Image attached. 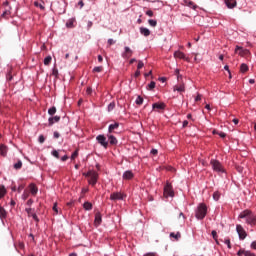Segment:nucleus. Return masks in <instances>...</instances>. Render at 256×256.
I'll list each match as a JSON object with an SVG mask.
<instances>
[{
    "label": "nucleus",
    "instance_id": "de8ad7c7",
    "mask_svg": "<svg viewBox=\"0 0 256 256\" xmlns=\"http://www.w3.org/2000/svg\"><path fill=\"white\" fill-rule=\"evenodd\" d=\"M225 245H227L228 249H231V240L229 238H226L224 240Z\"/></svg>",
    "mask_w": 256,
    "mask_h": 256
},
{
    "label": "nucleus",
    "instance_id": "0e129e2a",
    "mask_svg": "<svg viewBox=\"0 0 256 256\" xmlns=\"http://www.w3.org/2000/svg\"><path fill=\"white\" fill-rule=\"evenodd\" d=\"M81 193L82 195H85V193H89V188H82Z\"/></svg>",
    "mask_w": 256,
    "mask_h": 256
},
{
    "label": "nucleus",
    "instance_id": "e433bc0d",
    "mask_svg": "<svg viewBox=\"0 0 256 256\" xmlns=\"http://www.w3.org/2000/svg\"><path fill=\"white\" fill-rule=\"evenodd\" d=\"M77 157H79V149H76L72 155H71V159L72 161H75V159H77Z\"/></svg>",
    "mask_w": 256,
    "mask_h": 256
},
{
    "label": "nucleus",
    "instance_id": "58836bf2",
    "mask_svg": "<svg viewBox=\"0 0 256 256\" xmlns=\"http://www.w3.org/2000/svg\"><path fill=\"white\" fill-rule=\"evenodd\" d=\"M92 71L93 73H101L103 71V66H96Z\"/></svg>",
    "mask_w": 256,
    "mask_h": 256
},
{
    "label": "nucleus",
    "instance_id": "c85d7f7f",
    "mask_svg": "<svg viewBox=\"0 0 256 256\" xmlns=\"http://www.w3.org/2000/svg\"><path fill=\"white\" fill-rule=\"evenodd\" d=\"M55 11H56V13H59L61 15V14L65 13V8L59 7V2H57V4H55Z\"/></svg>",
    "mask_w": 256,
    "mask_h": 256
},
{
    "label": "nucleus",
    "instance_id": "bb28decb",
    "mask_svg": "<svg viewBox=\"0 0 256 256\" xmlns=\"http://www.w3.org/2000/svg\"><path fill=\"white\" fill-rule=\"evenodd\" d=\"M7 195V188L3 185H0V199H3Z\"/></svg>",
    "mask_w": 256,
    "mask_h": 256
},
{
    "label": "nucleus",
    "instance_id": "7c9ffc66",
    "mask_svg": "<svg viewBox=\"0 0 256 256\" xmlns=\"http://www.w3.org/2000/svg\"><path fill=\"white\" fill-rule=\"evenodd\" d=\"M25 211H26L28 217H32L33 214H35V209H33L31 207L25 208Z\"/></svg>",
    "mask_w": 256,
    "mask_h": 256
},
{
    "label": "nucleus",
    "instance_id": "473e14b6",
    "mask_svg": "<svg viewBox=\"0 0 256 256\" xmlns=\"http://www.w3.org/2000/svg\"><path fill=\"white\" fill-rule=\"evenodd\" d=\"M11 16V8L6 9L3 13H2V17H4L5 19L9 18Z\"/></svg>",
    "mask_w": 256,
    "mask_h": 256
},
{
    "label": "nucleus",
    "instance_id": "69168bd1",
    "mask_svg": "<svg viewBox=\"0 0 256 256\" xmlns=\"http://www.w3.org/2000/svg\"><path fill=\"white\" fill-rule=\"evenodd\" d=\"M151 155H157V153H159V151L155 148H153L151 151H150Z\"/></svg>",
    "mask_w": 256,
    "mask_h": 256
},
{
    "label": "nucleus",
    "instance_id": "20e7f679",
    "mask_svg": "<svg viewBox=\"0 0 256 256\" xmlns=\"http://www.w3.org/2000/svg\"><path fill=\"white\" fill-rule=\"evenodd\" d=\"M210 165H211L213 171L215 173H218V175H221L223 173H227L223 164H221L220 161L217 160V159H211L210 160Z\"/></svg>",
    "mask_w": 256,
    "mask_h": 256
},
{
    "label": "nucleus",
    "instance_id": "a878e982",
    "mask_svg": "<svg viewBox=\"0 0 256 256\" xmlns=\"http://www.w3.org/2000/svg\"><path fill=\"white\" fill-rule=\"evenodd\" d=\"M83 209H85V211H91V209H93V204L91 202H84L83 204Z\"/></svg>",
    "mask_w": 256,
    "mask_h": 256
},
{
    "label": "nucleus",
    "instance_id": "37998d69",
    "mask_svg": "<svg viewBox=\"0 0 256 256\" xmlns=\"http://www.w3.org/2000/svg\"><path fill=\"white\" fill-rule=\"evenodd\" d=\"M143 97L138 96L135 100L136 105H141L143 103Z\"/></svg>",
    "mask_w": 256,
    "mask_h": 256
},
{
    "label": "nucleus",
    "instance_id": "423d86ee",
    "mask_svg": "<svg viewBox=\"0 0 256 256\" xmlns=\"http://www.w3.org/2000/svg\"><path fill=\"white\" fill-rule=\"evenodd\" d=\"M164 197H175V191H173V185L167 182L164 186Z\"/></svg>",
    "mask_w": 256,
    "mask_h": 256
},
{
    "label": "nucleus",
    "instance_id": "72a5a7b5",
    "mask_svg": "<svg viewBox=\"0 0 256 256\" xmlns=\"http://www.w3.org/2000/svg\"><path fill=\"white\" fill-rule=\"evenodd\" d=\"M213 199H214V201H219V199H221V192L215 191L213 193Z\"/></svg>",
    "mask_w": 256,
    "mask_h": 256
},
{
    "label": "nucleus",
    "instance_id": "f704fd0d",
    "mask_svg": "<svg viewBox=\"0 0 256 256\" xmlns=\"http://www.w3.org/2000/svg\"><path fill=\"white\" fill-rule=\"evenodd\" d=\"M53 60V58L51 56H47L44 58V65H51V61Z\"/></svg>",
    "mask_w": 256,
    "mask_h": 256
},
{
    "label": "nucleus",
    "instance_id": "7ed1b4c3",
    "mask_svg": "<svg viewBox=\"0 0 256 256\" xmlns=\"http://www.w3.org/2000/svg\"><path fill=\"white\" fill-rule=\"evenodd\" d=\"M84 177H89L88 183L89 185H92V187H95L97 185V181H99V173L95 170H89L86 173H83Z\"/></svg>",
    "mask_w": 256,
    "mask_h": 256
},
{
    "label": "nucleus",
    "instance_id": "13d9d810",
    "mask_svg": "<svg viewBox=\"0 0 256 256\" xmlns=\"http://www.w3.org/2000/svg\"><path fill=\"white\" fill-rule=\"evenodd\" d=\"M23 189H25V185L21 184V185L18 186L17 192L21 193V191H23Z\"/></svg>",
    "mask_w": 256,
    "mask_h": 256
},
{
    "label": "nucleus",
    "instance_id": "aec40b11",
    "mask_svg": "<svg viewBox=\"0 0 256 256\" xmlns=\"http://www.w3.org/2000/svg\"><path fill=\"white\" fill-rule=\"evenodd\" d=\"M140 33L144 37H149V35H151V30H149V28H146V27H140Z\"/></svg>",
    "mask_w": 256,
    "mask_h": 256
},
{
    "label": "nucleus",
    "instance_id": "9d476101",
    "mask_svg": "<svg viewBox=\"0 0 256 256\" xmlns=\"http://www.w3.org/2000/svg\"><path fill=\"white\" fill-rule=\"evenodd\" d=\"M121 57H123L126 60H129L133 57V51L129 46L124 47V51L121 54Z\"/></svg>",
    "mask_w": 256,
    "mask_h": 256
},
{
    "label": "nucleus",
    "instance_id": "09e8293b",
    "mask_svg": "<svg viewBox=\"0 0 256 256\" xmlns=\"http://www.w3.org/2000/svg\"><path fill=\"white\" fill-rule=\"evenodd\" d=\"M52 75H54V77H59V70H57V68H53Z\"/></svg>",
    "mask_w": 256,
    "mask_h": 256
},
{
    "label": "nucleus",
    "instance_id": "dca6fc26",
    "mask_svg": "<svg viewBox=\"0 0 256 256\" xmlns=\"http://www.w3.org/2000/svg\"><path fill=\"white\" fill-rule=\"evenodd\" d=\"M61 121V116H53L48 118V125L49 127H52V125H55V123H59Z\"/></svg>",
    "mask_w": 256,
    "mask_h": 256
},
{
    "label": "nucleus",
    "instance_id": "6e6552de",
    "mask_svg": "<svg viewBox=\"0 0 256 256\" xmlns=\"http://www.w3.org/2000/svg\"><path fill=\"white\" fill-rule=\"evenodd\" d=\"M96 141L97 143H99V145L104 147V149H107V147H109V142L107 141V137H105V135L103 134L98 135L96 137Z\"/></svg>",
    "mask_w": 256,
    "mask_h": 256
},
{
    "label": "nucleus",
    "instance_id": "864d4df0",
    "mask_svg": "<svg viewBox=\"0 0 256 256\" xmlns=\"http://www.w3.org/2000/svg\"><path fill=\"white\" fill-rule=\"evenodd\" d=\"M93 93V88L87 87L86 88V95H91Z\"/></svg>",
    "mask_w": 256,
    "mask_h": 256
},
{
    "label": "nucleus",
    "instance_id": "2f4dec72",
    "mask_svg": "<svg viewBox=\"0 0 256 256\" xmlns=\"http://www.w3.org/2000/svg\"><path fill=\"white\" fill-rule=\"evenodd\" d=\"M55 113H57V107L52 106L51 108L48 109V115H50L51 117H53Z\"/></svg>",
    "mask_w": 256,
    "mask_h": 256
},
{
    "label": "nucleus",
    "instance_id": "cd10ccee",
    "mask_svg": "<svg viewBox=\"0 0 256 256\" xmlns=\"http://www.w3.org/2000/svg\"><path fill=\"white\" fill-rule=\"evenodd\" d=\"M249 71V66L245 63H242L240 65V73H247Z\"/></svg>",
    "mask_w": 256,
    "mask_h": 256
},
{
    "label": "nucleus",
    "instance_id": "f3484780",
    "mask_svg": "<svg viewBox=\"0 0 256 256\" xmlns=\"http://www.w3.org/2000/svg\"><path fill=\"white\" fill-rule=\"evenodd\" d=\"M224 3L228 9H234V7H237V2L235 0H224Z\"/></svg>",
    "mask_w": 256,
    "mask_h": 256
},
{
    "label": "nucleus",
    "instance_id": "680f3d73",
    "mask_svg": "<svg viewBox=\"0 0 256 256\" xmlns=\"http://www.w3.org/2000/svg\"><path fill=\"white\" fill-rule=\"evenodd\" d=\"M146 15H147L148 17H153V15H154L153 10H148V11H146Z\"/></svg>",
    "mask_w": 256,
    "mask_h": 256
},
{
    "label": "nucleus",
    "instance_id": "c756f323",
    "mask_svg": "<svg viewBox=\"0 0 256 256\" xmlns=\"http://www.w3.org/2000/svg\"><path fill=\"white\" fill-rule=\"evenodd\" d=\"M67 29H73L75 27V21L73 19H70L66 22Z\"/></svg>",
    "mask_w": 256,
    "mask_h": 256
},
{
    "label": "nucleus",
    "instance_id": "5fc2aeb1",
    "mask_svg": "<svg viewBox=\"0 0 256 256\" xmlns=\"http://www.w3.org/2000/svg\"><path fill=\"white\" fill-rule=\"evenodd\" d=\"M244 256H256L255 253L249 251V250H246Z\"/></svg>",
    "mask_w": 256,
    "mask_h": 256
},
{
    "label": "nucleus",
    "instance_id": "ea45409f",
    "mask_svg": "<svg viewBox=\"0 0 256 256\" xmlns=\"http://www.w3.org/2000/svg\"><path fill=\"white\" fill-rule=\"evenodd\" d=\"M148 24L150 27H157V20L149 19Z\"/></svg>",
    "mask_w": 256,
    "mask_h": 256
},
{
    "label": "nucleus",
    "instance_id": "79ce46f5",
    "mask_svg": "<svg viewBox=\"0 0 256 256\" xmlns=\"http://www.w3.org/2000/svg\"><path fill=\"white\" fill-rule=\"evenodd\" d=\"M17 249H19L20 251H23L25 249V243L18 242Z\"/></svg>",
    "mask_w": 256,
    "mask_h": 256
},
{
    "label": "nucleus",
    "instance_id": "6e6d98bb",
    "mask_svg": "<svg viewBox=\"0 0 256 256\" xmlns=\"http://www.w3.org/2000/svg\"><path fill=\"white\" fill-rule=\"evenodd\" d=\"M38 141H39V143H45V136L40 135V136L38 137Z\"/></svg>",
    "mask_w": 256,
    "mask_h": 256
},
{
    "label": "nucleus",
    "instance_id": "b1692460",
    "mask_svg": "<svg viewBox=\"0 0 256 256\" xmlns=\"http://www.w3.org/2000/svg\"><path fill=\"white\" fill-rule=\"evenodd\" d=\"M0 219L3 221L4 219H7V210L3 208V206H0Z\"/></svg>",
    "mask_w": 256,
    "mask_h": 256
},
{
    "label": "nucleus",
    "instance_id": "6ab92c4d",
    "mask_svg": "<svg viewBox=\"0 0 256 256\" xmlns=\"http://www.w3.org/2000/svg\"><path fill=\"white\" fill-rule=\"evenodd\" d=\"M173 91H178V93H185V84L175 85L173 87Z\"/></svg>",
    "mask_w": 256,
    "mask_h": 256
},
{
    "label": "nucleus",
    "instance_id": "4be33fe9",
    "mask_svg": "<svg viewBox=\"0 0 256 256\" xmlns=\"http://www.w3.org/2000/svg\"><path fill=\"white\" fill-rule=\"evenodd\" d=\"M7 151H9L7 146H5L4 144H1L0 145V154L2 155V157H7Z\"/></svg>",
    "mask_w": 256,
    "mask_h": 256
},
{
    "label": "nucleus",
    "instance_id": "a211bd4d",
    "mask_svg": "<svg viewBox=\"0 0 256 256\" xmlns=\"http://www.w3.org/2000/svg\"><path fill=\"white\" fill-rule=\"evenodd\" d=\"M169 237L172 241H179V239H181V232H171Z\"/></svg>",
    "mask_w": 256,
    "mask_h": 256
},
{
    "label": "nucleus",
    "instance_id": "8fccbe9b",
    "mask_svg": "<svg viewBox=\"0 0 256 256\" xmlns=\"http://www.w3.org/2000/svg\"><path fill=\"white\" fill-rule=\"evenodd\" d=\"M155 81H151L149 84H148V89H151L153 90L155 88Z\"/></svg>",
    "mask_w": 256,
    "mask_h": 256
},
{
    "label": "nucleus",
    "instance_id": "f8f14e48",
    "mask_svg": "<svg viewBox=\"0 0 256 256\" xmlns=\"http://www.w3.org/2000/svg\"><path fill=\"white\" fill-rule=\"evenodd\" d=\"M135 177V174L132 170H127L123 173L122 178L124 181H131Z\"/></svg>",
    "mask_w": 256,
    "mask_h": 256
},
{
    "label": "nucleus",
    "instance_id": "bf43d9fd",
    "mask_svg": "<svg viewBox=\"0 0 256 256\" xmlns=\"http://www.w3.org/2000/svg\"><path fill=\"white\" fill-rule=\"evenodd\" d=\"M250 248L254 249V251H256V240L251 242Z\"/></svg>",
    "mask_w": 256,
    "mask_h": 256
},
{
    "label": "nucleus",
    "instance_id": "a18cd8bd",
    "mask_svg": "<svg viewBox=\"0 0 256 256\" xmlns=\"http://www.w3.org/2000/svg\"><path fill=\"white\" fill-rule=\"evenodd\" d=\"M51 155H52L53 157H55L56 159H59V151H57V150H52Z\"/></svg>",
    "mask_w": 256,
    "mask_h": 256
},
{
    "label": "nucleus",
    "instance_id": "a19ab883",
    "mask_svg": "<svg viewBox=\"0 0 256 256\" xmlns=\"http://www.w3.org/2000/svg\"><path fill=\"white\" fill-rule=\"evenodd\" d=\"M212 237L215 240V242L217 243V245H219V240H218V236H217V231L213 230L212 231Z\"/></svg>",
    "mask_w": 256,
    "mask_h": 256
},
{
    "label": "nucleus",
    "instance_id": "f03ea898",
    "mask_svg": "<svg viewBox=\"0 0 256 256\" xmlns=\"http://www.w3.org/2000/svg\"><path fill=\"white\" fill-rule=\"evenodd\" d=\"M207 204L200 203L198 204L196 210H195V217L198 219V221H203L205 217H207Z\"/></svg>",
    "mask_w": 256,
    "mask_h": 256
},
{
    "label": "nucleus",
    "instance_id": "f257e3e1",
    "mask_svg": "<svg viewBox=\"0 0 256 256\" xmlns=\"http://www.w3.org/2000/svg\"><path fill=\"white\" fill-rule=\"evenodd\" d=\"M238 219H246V225H250L251 227H255L256 225V215L249 209L242 211L238 215Z\"/></svg>",
    "mask_w": 256,
    "mask_h": 256
},
{
    "label": "nucleus",
    "instance_id": "3c124183",
    "mask_svg": "<svg viewBox=\"0 0 256 256\" xmlns=\"http://www.w3.org/2000/svg\"><path fill=\"white\" fill-rule=\"evenodd\" d=\"M245 253H247V250H243V249H240L238 252H237V255L238 256H245Z\"/></svg>",
    "mask_w": 256,
    "mask_h": 256
},
{
    "label": "nucleus",
    "instance_id": "1a4fd4ad",
    "mask_svg": "<svg viewBox=\"0 0 256 256\" xmlns=\"http://www.w3.org/2000/svg\"><path fill=\"white\" fill-rule=\"evenodd\" d=\"M240 55V57H247L249 55H251V51H249V49H243V47L241 46H236L235 47V53H237Z\"/></svg>",
    "mask_w": 256,
    "mask_h": 256
},
{
    "label": "nucleus",
    "instance_id": "603ef678",
    "mask_svg": "<svg viewBox=\"0 0 256 256\" xmlns=\"http://www.w3.org/2000/svg\"><path fill=\"white\" fill-rule=\"evenodd\" d=\"M31 217L34 219V221H36V223H39V217L37 216V213L34 212Z\"/></svg>",
    "mask_w": 256,
    "mask_h": 256
},
{
    "label": "nucleus",
    "instance_id": "338daca9",
    "mask_svg": "<svg viewBox=\"0 0 256 256\" xmlns=\"http://www.w3.org/2000/svg\"><path fill=\"white\" fill-rule=\"evenodd\" d=\"M52 209H53V211H55L56 215H57V213H59V210L57 209V203H54Z\"/></svg>",
    "mask_w": 256,
    "mask_h": 256
},
{
    "label": "nucleus",
    "instance_id": "c03bdc74",
    "mask_svg": "<svg viewBox=\"0 0 256 256\" xmlns=\"http://www.w3.org/2000/svg\"><path fill=\"white\" fill-rule=\"evenodd\" d=\"M113 109H115V102H111L107 107V110L109 112L113 111Z\"/></svg>",
    "mask_w": 256,
    "mask_h": 256
},
{
    "label": "nucleus",
    "instance_id": "4d7b16f0",
    "mask_svg": "<svg viewBox=\"0 0 256 256\" xmlns=\"http://www.w3.org/2000/svg\"><path fill=\"white\" fill-rule=\"evenodd\" d=\"M201 99H203V95L198 93L197 96L195 97V102L197 103V101H201Z\"/></svg>",
    "mask_w": 256,
    "mask_h": 256
},
{
    "label": "nucleus",
    "instance_id": "4468645a",
    "mask_svg": "<svg viewBox=\"0 0 256 256\" xmlns=\"http://www.w3.org/2000/svg\"><path fill=\"white\" fill-rule=\"evenodd\" d=\"M101 223H103V217L101 216V212H97L95 214L94 225L95 227H99Z\"/></svg>",
    "mask_w": 256,
    "mask_h": 256
},
{
    "label": "nucleus",
    "instance_id": "052dcab7",
    "mask_svg": "<svg viewBox=\"0 0 256 256\" xmlns=\"http://www.w3.org/2000/svg\"><path fill=\"white\" fill-rule=\"evenodd\" d=\"M53 137H54V139H59V137H61V134H59V132L55 131L53 133Z\"/></svg>",
    "mask_w": 256,
    "mask_h": 256
},
{
    "label": "nucleus",
    "instance_id": "ddd939ff",
    "mask_svg": "<svg viewBox=\"0 0 256 256\" xmlns=\"http://www.w3.org/2000/svg\"><path fill=\"white\" fill-rule=\"evenodd\" d=\"M165 107H167V105L164 102L152 104V109L157 111H165Z\"/></svg>",
    "mask_w": 256,
    "mask_h": 256
},
{
    "label": "nucleus",
    "instance_id": "4c0bfd02",
    "mask_svg": "<svg viewBox=\"0 0 256 256\" xmlns=\"http://www.w3.org/2000/svg\"><path fill=\"white\" fill-rule=\"evenodd\" d=\"M23 167V162L21 160H18L17 163L14 164V169H21Z\"/></svg>",
    "mask_w": 256,
    "mask_h": 256
},
{
    "label": "nucleus",
    "instance_id": "c9c22d12",
    "mask_svg": "<svg viewBox=\"0 0 256 256\" xmlns=\"http://www.w3.org/2000/svg\"><path fill=\"white\" fill-rule=\"evenodd\" d=\"M29 194H30V192L28 190H24V192L22 194L23 201H27V199H29Z\"/></svg>",
    "mask_w": 256,
    "mask_h": 256
},
{
    "label": "nucleus",
    "instance_id": "e2e57ef3",
    "mask_svg": "<svg viewBox=\"0 0 256 256\" xmlns=\"http://www.w3.org/2000/svg\"><path fill=\"white\" fill-rule=\"evenodd\" d=\"M34 201L33 199H29L27 202H26V205L27 207H31V205H33Z\"/></svg>",
    "mask_w": 256,
    "mask_h": 256
},
{
    "label": "nucleus",
    "instance_id": "5701e85b",
    "mask_svg": "<svg viewBox=\"0 0 256 256\" xmlns=\"http://www.w3.org/2000/svg\"><path fill=\"white\" fill-rule=\"evenodd\" d=\"M34 5L38 7L41 11H45V2L43 1H35Z\"/></svg>",
    "mask_w": 256,
    "mask_h": 256
},
{
    "label": "nucleus",
    "instance_id": "39448f33",
    "mask_svg": "<svg viewBox=\"0 0 256 256\" xmlns=\"http://www.w3.org/2000/svg\"><path fill=\"white\" fill-rule=\"evenodd\" d=\"M236 233L239 236L240 241H245L247 239V231H245V228L241 224L236 225Z\"/></svg>",
    "mask_w": 256,
    "mask_h": 256
},
{
    "label": "nucleus",
    "instance_id": "9b49d317",
    "mask_svg": "<svg viewBox=\"0 0 256 256\" xmlns=\"http://www.w3.org/2000/svg\"><path fill=\"white\" fill-rule=\"evenodd\" d=\"M125 195L121 192H113L110 195V200L111 201H123Z\"/></svg>",
    "mask_w": 256,
    "mask_h": 256
},
{
    "label": "nucleus",
    "instance_id": "0eeeda50",
    "mask_svg": "<svg viewBox=\"0 0 256 256\" xmlns=\"http://www.w3.org/2000/svg\"><path fill=\"white\" fill-rule=\"evenodd\" d=\"M174 59H182L187 63H191V58H189L185 53L181 52L180 50L174 52Z\"/></svg>",
    "mask_w": 256,
    "mask_h": 256
},
{
    "label": "nucleus",
    "instance_id": "393cba45",
    "mask_svg": "<svg viewBox=\"0 0 256 256\" xmlns=\"http://www.w3.org/2000/svg\"><path fill=\"white\" fill-rule=\"evenodd\" d=\"M115 129H119V123L115 122L114 124H110L108 127V133H113Z\"/></svg>",
    "mask_w": 256,
    "mask_h": 256
},
{
    "label": "nucleus",
    "instance_id": "412c9836",
    "mask_svg": "<svg viewBox=\"0 0 256 256\" xmlns=\"http://www.w3.org/2000/svg\"><path fill=\"white\" fill-rule=\"evenodd\" d=\"M108 137V141L110 143V145H117V143H119V141L117 140V138L113 135H107Z\"/></svg>",
    "mask_w": 256,
    "mask_h": 256
},
{
    "label": "nucleus",
    "instance_id": "774afa93",
    "mask_svg": "<svg viewBox=\"0 0 256 256\" xmlns=\"http://www.w3.org/2000/svg\"><path fill=\"white\" fill-rule=\"evenodd\" d=\"M175 75L177 76V79H179L181 77V74L179 72V69L175 70Z\"/></svg>",
    "mask_w": 256,
    "mask_h": 256
},
{
    "label": "nucleus",
    "instance_id": "2eb2a0df",
    "mask_svg": "<svg viewBox=\"0 0 256 256\" xmlns=\"http://www.w3.org/2000/svg\"><path fill=\"white\" fill-rule=\"evenodd\" d=\"M28 189H29L31 195H33V197H35V195H37V193H39V188H37V185L35 183L29 184Z\"/></svg>",
    "mask_w": 256,
    "mask_h": 256
},
{
    "label": "nucleus",
    "instance_id": "49530a36",
    "mask_svg": "<svg viewBox=\"0 0 256 256\" xmlns=\"http://www.w3.org/2000/svg\"><path fill=\"white\" fill-rule=\"evenodd\" d=\"M143 67H145V63H143V61L139 60L138 65H137V69L140 70V69H143Z\"/></svg>",
    "mask_w": 256,
    "mask_h": 256
}]
</instances>
